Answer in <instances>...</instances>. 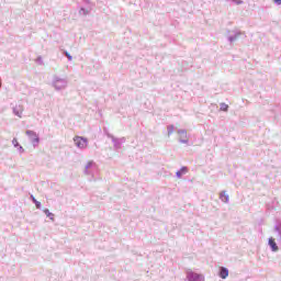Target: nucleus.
Wrapping results in <instances>:
<instances>
[{
  "instance_id": "obj_14",
  "label": "nucleus",
  "mask_w": 281,
  "mask_h": 281,
  "mask_svg": "<svg viewBox=\"0 0 281 281\" xmlns=\"http://www.w3.org/2000/svg\"><path fill=\"white\" fill-rule=\"evenodd\" d=\"M181 175H183L181 171H177V177L181 178Z\"/></svg>"
},
{
  "instance_id": "obj_3",
  "label": "nucleus",
  "mask_w": 281,
  "mask_h": 281,
  "mask_svg": "<svg viewBox=\"0 0 281 281\" xmlns=\"http://www.w3.org/2000/svg\"><path fill=\"white\" fill-rule=\"evenodd\" d=\"M26 135L32 138L34 144H38V135H36L34 131H26Z\"/></svg>"
},
{
  "instance_id": "obj_2",
  "label": "nucleus",
  "mask_w": 281,
  "mask_h": 281,
  "mask_svg": "<svg viewBox=\"0 0 281 281\" xmlns=\"http://www.w3.org/2000/svg\"><path fill=\"white\" fill-rule=\"evenodd\" d=\"M178 139L181 144H188V132L181 130L178 132Z\"/></svg>"
},
{
  "instance_id": "obj_13",
  "label": "nucleus",
  "mask_w": 281,
  "mask_h": 281,
  "mask_svg": "<svg viewBox=\"0 0 281 281\" xmlns=\"http://www.w3.org/2000/svg\"><path fill=\"white\" fill-rule=\"evenodd\" d=\"M274 3H277L278 5H281V0H273Z\"/></svg>"
},
{
  "instance_id": "obj_5",
  "label": "nucleus",
  "mask_w": 281,
  "mask_h": 281,
  "mask_svg": "<svg viewBox=\"0 0 281 281\" xmlns=\"http://www.w3.org/2000/svg\"><path fill=\"white\" fill-rule=\"evenodd\" d=\"M228 276H229V270H227V268L222 267L220 270V278H222V280H225Z\"/></svg>"
},
{
  "instance_id": "obj_12",
  "label": "nucleus",
  "mask_w": 281,
  "mask_h": 281,
  "mask_svg": "<svg viewBox=\"0 0 281 281\" xmlns=\"http://www.w3.org/2000/svg\"><path fill=\"white\" fill-rule=\"evenodd\" d=\"M44 212H45L46 216H48V217H49V216H54V214H52V213L49 212V210H45Z\"/></svg>"
},
{
  "instance_id": "obj_6",
  "label": "nucleus",
  "mask_w": 281,
  "mask_h": 281,
  "mask_svg": "<svg viewBox=\"0 0 281 281\" xmlns=\"http://www.w3.org/2000/svg\"><path fill=\"white\" fill-rule=\"evenodd\" d=\"M269 245H270L272 251H278L279 248H278V244H276V239L270 238L269 239Z\"/></svg>"
},
{
  "instance_id": "obj_4",
  "label": "nucleus",
  "mask_w": 281,
  "mask_h": 281,
  "mask_svg": "<svg viewBox=\"0 0 281 281\" xmlns=\"http://www.w3.org/2000/svg\"><path fill=\"white\" fill-rule=\"evenodd\" d=\"M220 199L223 201V203H228L229 202V195L227 194V191H222L220 193Z\"/></svg>"
},
{
  "instance_id": "obj_15",
  "label": "nucleus",
  "mask_w": 281,
  "mask_h": 281,
  "mask_svg": "<svg viewBox=\"0 0 281 281\" xmlns=\"http://www.w3.org/2000/svg\"><path fill=\"white\" fill-rule=\"evenodd\" d=\"M66 56H67L68 59L71 60V55H69V53H66Z\"/></svg>"
},
{
  "instance_id": "obj_7",
  "label": "nucleus",
  "mask_w": 281,
  "mask_h": 281,
  "mask_svg": "<svg viewBox=\"0 0 281 281\" xmlns=\"http://www.w3.org/2000/svg\"><path fill=\"white\" fill-rule=\"evenodd\" d=\"M228 109H229V105H227V103H221L220 110L227 111Z\"/></svg>"
},
{
  "instance_id": "obj_8",
  "label": "nucleus",
  "mask_w": 281,
  "mask_h": 281,
  "mask_svg": "<svg viewBox=\"0 0 281 281\" xmlns=\"http://www.w3.org/2000/svg\"><path fill=\"white\" fill-rule=\"evenodd\" d=\"M31 199H32L33 203H35L36 207L41 209V202L36 201V198L33 195L31 196Z\"/></svg>"
},
{
  "instance_id": "obj_10",
  "label": "nucleus",
  "mask_w": 281,
  "mask_h": 281,
  "mask_svg": "<svg viewBox=\"0 0 281 281\" xmlns=\"http://www.w3.org/2000/svg\"><path fill=\"white\" fill-rule=\"evenodd\" d=\"M79 13L87 15V14H89V11L87 9H80Z\"/></svg>"
},
{
  "instance_id": "obj_1",
  "label": "nucleus",
  "mask_w": 281,
  "mask_h": 281,
  "mask_svg": "<svg viewBox=\"0 0 281 281\" xmlns=\"http://www.w3.org/2000/svg\"><path fill=\"white\" fill-rule=\"evenodd\" d=\"M74 142L77 148H87V144H88L87 138H83L81 136H76L74 138Z\"/></svg>"
},
{
  "instance_id": "obj_9",
  "label": "nucleus",
  "mask_w": 281,
  "mask_h": 281,
  "mask_svg": "<svg viewBox=\"0 0 281 281\" xmlns=\"http://www.w3.org/2000/svg\"><path fill=\"white\" fill-rule=\"evenodd\" d=\"M175 133V125L168 126V135H172Z\"/></svg>"
},
{
  "instance_id": "obj_11",
  "label": "nucleus",
  "mask_w": 281,
  "mask_h": 281,
  "mask_svg": "<svg viewBox=\"0 0 281 281\" xmlns=\"http://www.w3.org/2000/svg\"><path fill=\"white\" fill-rule=\"evenodd\" d=\"M180 172H181L182 175H186V172H188V168H187V167H182L181 170H180Z\"/></svg>"
}]
</instances>
